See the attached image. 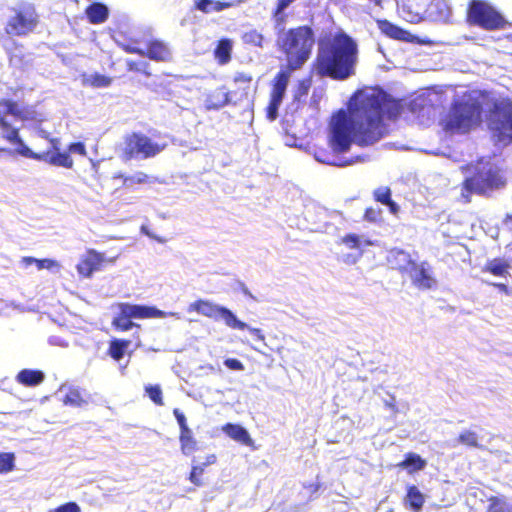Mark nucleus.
Wrapping results in <instances>:
<instances>
[{
	"label": "nucleus",
	"mask_w": 512,
	"mask_h": 512,
	"mask_svg": "<svg viewBox=\"0 0 512 512\" xmlns=\"http://www.w3.org/2000/svg\"><path fill=\"white\" fill-rule=\"evenodd\" d=\"M465 21L485 31L503 30L509 25L506 17L487 0H469Z\"/></svg>",
	"instance_id": "nucleus-7"
},
{
	"label": "nucleus",
	"mask_w": 512,
	"mask_h": 512,
	"mask_svg": "<svg viewBox=\"0 0 512 512\" xmlns=\"http://www.w3.org/2000/svg\"><path fill=\"white\" fill-rule=\"evenodd\" d=\"M10 12L4 25V32L9 37H26L34 33L40 24V14L31 2H19L10 8Z\"/></svg>",
	"instance_id": "nucleus-9"
},
{
	"label": "nucleus",
	"mask_w": 512,
	"mask_h": 512,
	"mask_svg": "<svg viewBox=\"0 0 512 512\" xmlns=\"http://www.w3.org/2000/svg\"><path fill=\"white\" fill-rule=\"evenodd\" d=\"M7 115H11L20 121L42 122L44 119L33 107H21L18 102L1 98L0 99V129L2 137L11 144L17 145L16 152L26 158L46 161L50 165L72 169L74 161L70 156L68 150L66 152H49L36 153L33 152L28 146L25 145L19 135V129L13 127L7 120Z\"/></svg>",
	"instance_id": "nucleus-3"
},
{
	"label": "nucleus",
	"mask_w": 512,
	"mask_h": 512,
	"mask_svg": "<svg viewBox=\"0 0 512 512\" xmlns=\"http://www.w3.org/2000/svg\"><path fill=\"white\" fill-rule=\"evenodd\" d=\"M125 50L132 54L147 57L157 62H167L171 59L169 48L159 40H151L147 43L146 49L127 46Z\"/></svg>",
	"instance_id": "nucleus-16"
},
{
	"label": "nucleus",
	"mask_w": 512,
	"mask_h": 512,
	"mask_svg": "<svg viewBox=\"0 0 512 512\" xmlns=\"http://www.w3.org/2000/svg\"><path fill=\"white\" fill-rule=\"evenodd\" d=\"M64 403L74 407H81L87 403L81 392L77 389H70L64 396Z\"/></svg>",
	"instance_id": "nucleus-41"
},
{
	"label": "nucleus",
	"mask_w": 512,
	"mask_h": 512,
	"mask_svg": "<svg viewBox=\"0 0 512 512\" xmlns=\"http://www.w3.org/2000/svg\"><path fill=\"white\" fill-rule=\"evenodd\" d=\"M388 261L392 268L401 274H411L412 269L415 268V261L411 258V255L400 249H393L390 252Z\"/></svg>",
	"instance_id": "nucleus-19"
},
{
	"label": "nucleus",
	"mask_w": 512,
	"mask_h": 512,
	"mask_svg": "<svg viewBox=\"0 0 512 512\" xmlns=\"http://www.w3.org/2000/svg\"><path fill=\"white\" fill-rule=\"evenodd\" d=\"M486 117L487 126L496 140L503 144L512 143V99H493Z\"/></svg>",
	"instance_id": "nucleus-8"
},
{
	"label": "nucleus",
	"mask_w": 512,
	"mask_h": 512,
	"mask_svg": "<svg viewBox=\"0 0 512 512\" xmlns=\"http://www.w3.org/2000/svg\"><path fill=\"white\" fill-rule=\"evenodd\" d=\"M414 274L411 275L412 284L420 290L431 289L436 284V280L432 276L427 263L418 264L415 262V268L412 269Z\"/></svg>",
	"instance_id": "nucleus-18"
},
{
	"label": "nucleus",
	"mask_w": 512,
	"mask_h": 512,
	"mask_svg": "<svg viewBox=\"0 0 512 512\" xmlns=\"http://www.w3.org/2000/svg\"><path fill=\"white\" fill-rule=\"evenodd\" d=\"M503 224L512 231V213H507L503 218Z\"/></svg>",
	"instance_id": "nucleus-54"
},
{
	"label": "nucleus",
	"mask_w": 512,
	"mask_h": 512,
	"mask_svg": "<svg viewBox=\"0 0 512 512\" xmlns=\"http://www.w3.org/2000/svg\"><path fill=\"white\" fill-rule=\"evenodd\" d=\"M173 414L177 420V423L180 427V432H187L191 430L187 425V420L183 412H181L178 408H174Z\"/></svg>",
	"instance_id": "nucleus-47"
},
{
	"label": "nucleus",
	"mask_w": 512,
	"mask_h": 512,
	"mask_svg": "<svg viewBox=\"0 0 512 512\" xmlns=\"http://www.w3.org/2000/svg\"><path fill=\"white\" fill-rule=\"evenodd\" d=\"M369 3L373 4L376 7H383V0H367Z\"/></svg>",
	"instance_id": "nucleus-56"
},
{
	"label": "nucleus",
	"mask_w": 512,
	"mask_h": 512,
	"mask_svg": "<svg viewBox=\"0 0 512 512\" xmlns=\"http://www.w3.org/2000/svg\"><path fill=\"white\" fill-rule=\"evenodd\" d=\"M204 471V465H193L189 473L188 480L197 487L204 486L205 483L202 478L204 475Z\"/></svg>",
	"instance_id": "nucleus-42"
},
{
	"label": "nucleus",
	"mask_w": 512,
	"mask_h": 512,
	"mask_svg": "<svg viewBox=\"0 0 512 512\" xmlns=\"http://www.w3.org/2000/svg\"><path fill=\"white\" fill-rule=\"evenodd\" d=\"M425 503V496L415 485H409L407 487L406 496L404 498V504L410 510L419 512L423 508Z\"/></svg>",
	"instance_id": "nucleus-27"
},
{
	"label": "nucleus",
	"mask_w": 512,
	"mask_h": 512,
	"mask_svg": "<svg viewBox=\"0 0 512 512\" xmlns=\"http://www.w3.org/2000/svg\"><path fill=\"white\" fill-rule=\"evenodd\" d=\"M189 310L195 311L214 321L222 319L225 324L232 329L245 330V328H247V324L237 319L231 310L209 300H196L190 305Z\"/></svg>",
	"instance_id": "nucleus-12"
},
{
	"label": "nucleus",
	"mask_w": 512,
	"mask_h": 512,
	"mask_svg": "<svg viewBox=\"0 0 512 512\" xmlns=\"http://www.w3.org/2000/svg\"><path fill=\"white\" fill-rule=\"evenodd\" d=\"M358 59L356 40L344 30L338 29L319 38L311 71L320 78L343 81L356 74Z\"/></svg>",
	"instance_id": "nucleus-2"
},
{
	"label": "nucleus",
	"mask_w": 512,
	"mask_h": 512,
	"mask_svg": "<svg viewBox=\"0 0 512 512\" xmlns=\"http://www.w3.org/2000/svg\"><path fill=\"white\" fill-rule=\"evenodd\" d=\"M131 345L129 339L112 338L109 342L107 354L114 360L120 361Z\"/></svg>",
	"instance_id": "nucleus-30"
},
{
	"label": "nucleus",
	"mask_w": 512,
	"mask_h": 512,
	"mask_svg": "<svg viewBox=\"0 0 512 512\" xmlns=\"http://www.w3.org/2000/svg\"><path fill=\"white\" fill-rule=\"evenodd\" d=\"M511 509L512 507L506 501L493 496L489 499L487 512H511Z\"/></svg>",
	"instance_id": "nucleus-43"
},
{
	"label": "nucleus",
	"mask_w": 512,
	"mask_h": 512,
	"mask_svg": "<svg viewBox=\"0 0 512 512\" xmlns=\"http://www.w3.org/2000/svg\"><path fill=\"white\" fill-rule=\"evenodd\" d=\"M315 38L314 31L308 25L284 29L283 25L277 31L276 47L286 59L277 74L290 78L293 72L303 68L310 59Z\"/></svg>",
	"instance_id": "nucleus-4"
},
{
	"label": "nucleus",
	"mask_w": 512,
	"mask_h": 512,
	"mask_svg": "<svg viewBox=\"0 0 512 512\" xmlns=\"http://www.w3.org/2000/svg\"><path fill=\"white\" fill-rule=\"evenodd\" d=\"M380 211L373 208V207H367L364 211V219L369 222H375L377 221L379 217Z\"/></svg>",
	"instance_id": "nucleus-51"
},
{
	"label": "nucleus",
	"mask_w": 512,
	"mask_h": 512,
	"mask_svg": "<svg viewBox=\"0 0 512 512\" xmlns=\"http://www.w3.org/2000/svg\"><path fill=\"white\" fill-rule=\"evenodd\" d=\"M85 15L90 24L104 23L109 17L108 7L101 2H93L85 9Z\"/></svg>",
	"instance_id": "nucleus-23"
},
{
	"label": "nucleus",
	"mask_w": 512,
	"mask_h": 512,
	"mask_svg": "<svg viewBox=\"0 0 512 512\" xmlns=\"http://www.w3.org/2000/svg\"><path fill=\"white\" fill-rule=\"evenodd\" d=\"M458 443L467 447L478 448V436L474 431L464 430L457 437Z\"/></svg>",
	"instance_id": "nucleus-40"
},
{
	"label": "nucleus",
	"mask_w": 512,
	"mask_h": 512,
	"mask_svg": "<svg viewBox=\"0 0 512 512\" xmlns=\"http://www.w3.org/2000/svg\"><path fill=\"white\" fill-rule=\"evenodd\" d=\"M385 112L390 119L400 114L397 103L388 104L379 94L361 97L351 115L344 109L334 113L328 124L327 142L329 147L315 145L313 155L321 163L345 167L356 159H343L340 154L347 152L355 141L359 146H369L379 141L387 132L383 118Z\"/></svg>",
	"instance_id": "nucleus-1"
},
{
	"label": "nucleus",
	"mask_w": 512,
	"mask_h": 512,
	"mask_svg": "<svg viewBox=\"0 0 512 512\" xmlns=\"http://www.w3.org/2000/svg\"><path fill=\"white\" fill-rule=\"evenodd\" d=\"M25 262L28 264L35 263L38 270L45 268L52 269L53 267L58 266V263L52 259H36L33 257H27L25 258Z\"/></svg>",
	"instance_id": "nucleus-45"
},
{
	"label": "nucleus",
	"mask_w": 512,
	"mask_h": 512,
	"mask_svg": "<svg viewBox=\"0 0 512 512\" xmlns=\"http://www.w3.org/2000/svg\"><path fill=\"white\" fill-rule=\"evenodd\" d=\"M67 150L68 152L71 154V153H74V154H78V155H81V156H86L87 155V150H86V146L83 142H73V143H70L67 147Z\"/></svg>",
	"instance_id": "nucleus-48"
},
{
	"label": "nucleus",
	"mask_w": 512,
	"mask_h": 512,
	"mask_svg": "<svg viewBox=\"0 0 512 512\" xmlns=\"http://www.w3.org/2000/svg\"><path fill=\"white\" fill-rule=\"evenodd\" d=\"M45 375L41 370L22 369L16 375V381L27 387L37 386L44 381Z\"/></svg>",
	"instance_id": "nucleus-28"
},
{
	"label": "nucleus",
	"mask_w": 512,
	"mask_h": 512,
	"mask_svg": "<svg viewBox=\"0 0 512 512\" xmlns=\"http://www.w3.org/2000/svg\"><path fill=\"white\" fill-rule=\"evenodd\" d=\"M222 431L231 439L244 444L246 446H251L253 444V440L250 437L248 431L239 424L234 423H226L222 427Z\"/></svg>",
	"instance_id": "nucleus-25"
},
{
	"label": "nucleus",
	"mask_w": 512,
	"mask_h": 512,
	"mask_svg": "<svg viewBox=\"0 0 512 512\" xmlns=\"http://www.w3.org/2000/svg\"><path fill=\"white\" fill-rule=\"evenodd\" d=\"M376 24L378 29L385 36L395 40H406L408 32L397 25L391 23L386 19H377Z\"/></svg>",
	"instance_id": "nucleus-29"
},
{
	"label": "nucleus",
	"mask_w": 512,
	"mask_h": 512,
	"mask_svg": "<svg viewBox=\"0 0 512 512\" xmlns=\"http://www.w3.org/2000/svg\"><path fill=\"white\" fill-rule=\"evenodd\" d=\"M506 185L507 177L502 168L490 163L481 164L462 181L460 197L463 203H470L473 194L490 197L494 191L503 189Z\"/></svg>",
	"instance_id": "nucleus-5"
},
{
	"label": "nucleus",
	"mask_w": 512,
	"mask_h": 512,
	"mask_svg": "<svg viewBox=\"0 0 512 512\" xmlns=\"http://www.w3.org/2000/svg\"><path fill=\"white\" fill-rule=\"evenodd\" d=\"M241 40L245 45L261 49L264 48L267 42L265 36L257 29H250L245 31L241 35Z\"/></svg>",
	"instance_id": "nucleus-33"
},
{
	"label": "nucleus",
	"mask_w": 512,
	"mask_h": 512,
	"mask_svg": "<svg viewBox=\"0 0 512 512\" xmlns=\"http://www.w3.org/2000/svg\"><path fill=\"white\" fill-rule=\"evenodd\" d=\"M289 80L290 78L277 73L272 79L269 102L265 109L266 118L270 121H274L278 117V109L285 96Z\"/></svg>",
	"instance_id": "nucleus-13"
},
{
	"label": "nucleus",
	"mask_w": 512,
	"mask_h": 512,
	"mask_svg": "<svg viewBox=\"0 0 512 512\" xmlns=\"http://www.w3.org/2000/svg\"><path fill=\"white\" fill-rule=\"evenodd\" d=\"M232 52L233 41L229 38H221L216 43L213 56L218 65L224 66L231 61Z\"/></svg>",
	"instance_id": "nucleus-21"
},
{
	"label": "nucleus",
	"mask_w": 512,
	"mask_h": 512,
	"mask_svg": "<svg viewBox=\"0 0 512 512\" xmlns=\"http://www.w3.org/2000/svg\"><path fill=\"white\" fill-rule=\"evenodd\" d=\"M399 468L406 469L408 473L413 474L425 468L426 461L418 454L409 452L405 455L403 461L397 464Z\"/></svg>",
	"instance_id": "nucleus-31"
},
{
	"label": "nucleus",
	"mask_w": 512,
	"mask_h": 512,
	"mask_svg": "<svg viewBox=\"0 0 512 512\" xmlns=\"http://www.w3.org/2000/svg\"><path fill=\"white\" fill-rule=\"evenodd\" d=\"M15 468V455L12 452L0 453V474H6Z\"/></svg>",
	"instance_id": "nucleus-39"
},
{
	"label": "nucleus",
	"mask_w": 512,
	"mask_h": 512,
	"mask_svg": "<svg viewBox=\"0 0 512 512\" xmlns=\"http://www.w3.org/2000/svg\"><path fill=\"white\" fill-rule=\"evenodd\" d=\"M216 461H217L216 455L215 454H210V455L206 456L205 461L203 463H201L200 465H204V468H205L206 466L215 464Z\"/></svg>",
	"instance_id": "nucleus-53"
},
{
	"label": "nucleus",
	"mask_w": 512,
	"mask_h": 512,
	"mask_svg": "<svg viewBox=\"0 0 512 512\" xmlns=\"http://www.w3.org/2000/svg\"><path fill=\"white\" fill-rule=\"evenodd\" d=\"M340 243L345 245L348 249L361 250L362 246L372 245V241L366 239L362 240L360 236L354 233L344 235L340 239Z\"/></svg>",
	"instance_id": "nucleus-36"
},
{
	"label": "nucleus",
	"mask_w": 512,
	"mask_h": 512,
	"mask_svg": "<svg viewBox=\"0 0 512 512\" xmlns=\"http://www.w3.org/2000/svg\"><path fill=\"white\" fill-rule=\"evenodd\" d=\"M303 488L310 495V499H313L317 492L322 488V483L314 482V483H304Z\"/></svg>",
	"instance_id": "nucleus-50"
},
{
	"label": "nucleus",
	"mask_w": 512,
	"mask_h": 512,
	"mask_svg": "<svg viewBox=\"0 0 512 512\" xmlns=\"http://www.w3.org/2000/svg\"><path fill=\"white\" fill-rule=\"evenodd\" d=\"M295 1L296 0H277L275 8L272 12L276 28L284 25V23L286 22V16L284 14V11Z\"/></svg>",
	"instance_id": "nucleus-37"
},
{
	"label": "nucleus",
	"mask_w": 512,
	"mask_h": 512,
	"mask_svg": "<svg viewBox=\"0 0 512 512\" xmlns=\"http://www.w3.org/2000/svg\"><path fill=\"white\" fill-rule=\"evenodd\" d=\"M122 182V186L126 189H134L136 186L149 185L158 180L144 172H136L133 175L120 174L117 176Z\"/></svg>",
	"instance_id": "nucleus-24"
},
{
	"label": "nucleus",
	"mask_w": 512,
	"mask_h": 512,
	"mask_svg": "<svg viewBox=\"0 0 512 512\" xmlns=\"http://www.w3.org/2000/svg\"><path fill=\"white\" fill-rule=\"evenodd\" d=\"M224 365L230 369V370H235V371H242L244 370V365L243 363L236 359V358H227L224 360Z\"/></svg>",
	"instance_id": "nucleus-49"
},
{
	"label": "nucleus",
	"mask_w": 512,
	"mask_h": 512,
	"mask_svg": "<svg viewBox=\"0 0 512 512\" xmlns=\"http://www.w3.org/2000/svg\"><path fill=\"white\" fill-rule=\"evenodd\" d=\"M510 263L500 257L488 260L482 268L484 273H489L496 277H506L509 274Z\"/></svg>",
	"instance_id": "nucleus-26"
},
{
	"label": "nucleus",
	"mask_w": 512,
	"mask_h": 512,
	"mask_svg": "<svg viewBox=\"0 0 512 512\" xmlns=\"http://www.w3.org/2000/svg\"><path fill=\"white\" fill-rule=\"evenodd\" d=\"M119 312L112 319V327L118 332H125L132 329L137 324L132 319L157 318L163 315V312L155 307L120 303Z\"/></svg>",
	"instance_id": "nucleus-10"
},
{
	"label": "nucleus",
	"mask_w": 512,
	"mask_h": 512,
	"mask_svg": "<svg viewBox=\"0 0 512 512\" xmlns=\"http://www.w3.org/2000/svg\"><path fill=\"white\" fill-rule=\"evenodd\" d=\"M249 330V332L257 339V340H260V341H263L264 340V335L261 331V329L259 328H251V327H248L247 328Z\"/></svg>",
	"instance_id": "nucleus-52"
},
{
	"label": "nucleus",
	"mask_w": 512,
	"mask_h": 512,
	"mask_svg": "<svg viewBox=\"0 0 512 512\" xmlns=\"http://www.w3.org/2000/svg\"><path fill=\"white\" fill-rule=\"evenodd\" d=\"M227 105H232V101L225 86L216 87L206 93L204 99L205 110L216 111Z\"/></svg>",
	"instance_id": "nucleus-17"
},
{
	"label": "nucleus",
	"mask_w": 512,
	"mask_h": 512,
	"mask_svg": "<svg viewBox=\"0 0 512 512\" xmlns=\"http://www.w3.org/2000/svg\"><path fill=\"white\" fill-rule=\"evenodd\" d=\"M179 442H180L181 452L184 455H189V454L197 451V449H198L197 441L193 436L192 430H189L187 432H180Z\"/></svg>",
	"instance_id": "nucleus-35"
},
{
	"label": "nucleus",
	"mask_w": 512,
	"mask_h": 512,
	"mask_svg": "<svg viewBox=\"0 0 512 512\" xmlns=\"http://www.w3.org/2000/svg\"><path fill=\"white\" fill-rule=\"evenodd\" d=\"M233 88L228 90L232 105L249 101L252 92L255 90L253 75L249 72L238 71L232 78Z\"/></svg>",
	"instance_id": "nucleus-15"
},
{
	"label": "nucleus",
	"mask_w": 512,
	"mask_h": 512,
	"mask_svg": "<svg viewBox=\"0 0 512 512\" xmlns=\"http://www.w3.org/2000/svg\"><path fill=\"white\" fill-rule=\"evenodd\" d=\"M125 66L128 72L140 73L145 77H151L152 75L149 70V64L147 62L126 59Z\"/></svg>",
	"instance_id": "nucleus-38"
},
{
	"label": "nucleus",
	"mask_w": 512,
	"mask_h": 512,
	"mask_svg": "<svg viewBox=\"0 0 512 512\" xmlns=\"http://www.w3.org/2000/svg\"><path fill=\"white\" fill-rule=\"evenodd\" d=\"M145 392L154 404L158 406L164 405L162 390L159 385H147Z\"/></svg>",
	"instance_id": "nucleus-44"
},
{
	"label": "nucleus",
	"mask_w": 512,
	"mask_h": 512,
	"mask_svg": "<svg viewBox=\"0 0 512 512\" xmlns=\"http://www.w3.org/2000/svg\"><path fill=\"white\" fill-rule=\"evenodd\" d=\"M511 512H512V508H511Z\"/></svg>",
	"instance_id": "nucleus-57"
},
{
	"label": "nucleus",
	"mask_w": 512,
	"mask_h": 512,
	"mask_svg": "<svg viewBox=\"0 0 512 512\" xmlns=\"http://www.w3.org/2000/svg\"><path fill=\"white\" fill-rule=\"evenodd\" d=\"M481 121V106L476 101L454 100L440 125L448 134H465Z\"/></svg>",
	"instance_id": "nucleus-6"
},
{
	"label": "nucleus",
	"mask_w": 512,
	"mask_h": 512,
	"mask_svg": "<svg viewBox=\"0 0 512 512\" xmlns=\"http://www.w3.org/2000/svg\"><path fill=\"white\" fill-rule=\"evenodd\" d=\"M112 262L113 259H108L103 253L90 248L87 249L79 258L76 270L80 277L90 278L95 272L100 271L106 264Z\"/></svg>",
	"instance_id": "nucleus-14"
},
{
	"label": "nucleus",
	"mask_w": 512,
	"mask_h": 512,
	"mask_svg": "<svg viewBox=\"0 0 512 512\" xmlns=\"http://www.w3.org/2000/svg\"><path fill=\"white\" fill-rule=\"evenodd\" d=\"M113 82V79L109 76L94 73L92 75L82 77V84L84 86L92 87V88H106L109 87Z\"/></svg>",
	"instance_id": "nucleus-34"
},
{
	"label": "nucleus",
	"mask_w": 512,
	"mask_h": 512,
	"mask_svg": "<svg viewBox=\"0 0 512 512\" xmlns=\"http://www.w3.org/2000/svg\"><path fill=\"white\" fill-rule=\"evenodd\" d=\"M50 512H82L80 506L73 501L66 502Z\"/></svg>",
	"instance_id": "nucleus-46"
},
{
	"label": "nucleus",
	"mask_w": 512,
	"mask_h": 512,
	"mask_svg": "<svg viewBox=\"0 0 512 512\" xmlns=\"http://www.w3.org/2000/svg\"><path fill=\"white\" fill-rule=\"evenodd\" d=\"M124 148L122 151V159L125 161L134 158L148 159L155 157L165 148L164 144L154 142L145 134L133 132L124 139Z\"/></svg>",
	"instance_id": "nucleus-11"
},
{
	"label": "nucleus",
	"mask_w": 512,
	"mask_h": 512,
	"mask_svg": "<svg viewBox=\"0 0 512 512\" xmlns=\"http://www.w3.org/2000/svg\"><path fill=\"white\" fill-rule=\"evenodd\" d=\"M392 192L389 187H379L373 191V198L376 202L386 205L392 214H397L399 206L391 198Z\"/></svg>",
	"instance_id": "nucleus-32"
},
{
	"label": "nucleus",
	"mask_w": 512,
	"mask_h": 512,
	"mask_svg": "<svg viewBox=\"0 0 512 512\" xmlns=\"http://www.w3.org/2000/svg\"><path fill=\"white\" fill-rule=\"evenodd\" d=\"M494 287H496L499 291L505 293V294H509V289H508V286L504 283H494L493 284Z\"/></svg>",
	"instance_id": "nucleus-55"
},
{
	"label": "nucleus",
	"mask_w": 512,
	"mask_h": 512,
	"mask_svg": "<svg viewBox=\"0 0 512 512\" xmlns=\"http://www.w3.org/2000/svg\"><path fill=\"white\" fill-rule=\"evenodd\" d=\"M244 0H233V1H220V0H197L194 3V8L201 11L204 14L212 12H221L229 9L237 4L242 3Z\"/></svg>",
	"instance_id": "nucleus-20"
},
{
	"label": "nucleus",
	"mask_w": 512,
	"mask_h": 512,
	"mask_svg": "<svg viewBox=\"0 0 512 512\" xmlns=\"http://www.w3.org/2000/svg\"><path fill=\"white\" fill-rule=\"evenodd\" d=\"M426 12L434 21H447L451 16V7L446 0H431Z\"/></svg>",
	"instance_id": "nucleus-22"
}]
</instances>
